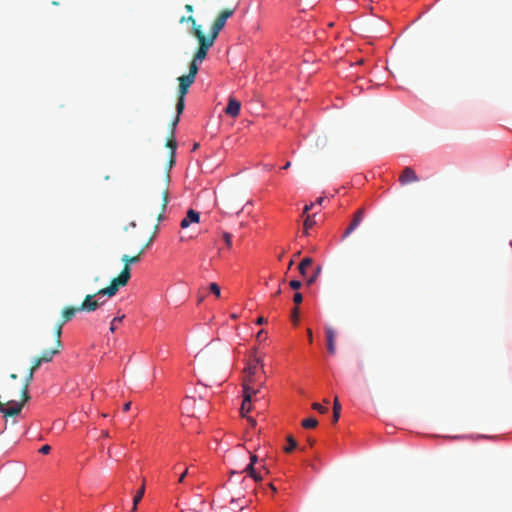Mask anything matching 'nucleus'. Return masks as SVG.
Here are the masks:
<instances>
[{
    "label": "nucleus",
    "mask_w": 512,
    "mask_h": 512,
    "mask_svg": "<svg viewBox=\"0 0 512 512\" xmlns=\"http://www.w3.org/2000/svg\"><path fill=\"white\" fill-rule=\"evenodd\" d=\"M263 363L262 361L257 358L254 360V362L249 366L247 375L244 378L243 381V396L244 399L241 404L240 412L243 417L246 416V414L251 410V400L252 396L256 395L259 392V389L254 388V384L256 382V378L258 377V374L261 372L263 373Z\"/></svg>",
    "instance_id": "1"
},
{
    "label": "nucleus",
    "mask_w": 512,
    "mask_h": 512,
    "mask_svg": "<svg viewBox=\"0 0 512 512\" xmlns=\"http://www.w3.org/2000/svg\"><path fill=\"white\" fill-rule=\"evenodd\" d=\"M143 253H144V249H140L138 254L135 256H129L127 254H124L121 257V261L124 263V267H123L122 271L120 272V274L117 277L112 279V281L108 287L100 289L98 291V294H106L107 296L111 297L117 293V291L120 287L127 285V283L130 280V277H131L130 266L132 264L138 263L141 259V256L143 255Z\"/></svg>",
    "instance_id": "2"
},
{
    "label": "nucleus",
    "mask_w": 512,
    "mask_h": 512,
    "mask_svg": "<svg viewBox=\"0 0 512 512\" xmlns=\"http://www.w3.org/2000/svg\"><path fill=\"white\" fill-rule=\"evenodd\" d=\"M224 27V11H221L215 22L213 23L211 30L207 36L204 35L202 30L195 29V37L199 41V48L194 55V60L202 62L208 52V49L214 44L220 30Z\"/></svg>",
    "instance_id": "3"
},
{
    "label": "nucleus",
    "mask_w": 512,
    "mask_h": 512,
    "mask_svg": "<svg viewBox=\"0 0 512 512\" xmlns=\"http://www.w3.org/2000/svg\"><path fill=\"white\" fill-rule=\"evenodd\" d=\"M166 147L170 149V159L168 168L165 173L159 179L158 184L156 185V189L161 196V212L158 215V220L162 218L163 212L166 210L168 204V191H169V183H170V174L169 171L175 163V152L177 148V142L174 139V135H170L167 139Z\"/></svg>",
    "instance_id": "4"
},
{
    "label": "nucleus",
    "mask_w": 512,
    "mask_h": 512,
    "mask_svg": "<svg viewBox=\"0 0 512 512\" xmlns=\"http://www.w3.org/2000/svg\"><path fill=\"white\" fill-rule=\"evenodd\" d=\"M203 403V400L200 398L197 400L193 396H187L183 399L181 408L184 413H186L188 416L195 417L197 415V412L200 411V406Z\"/></svg>",
    "instance_id": "5"
},
{
    "label": "nucleus",
    "mask_w": 512,
    "mask_h": 512,
    "mask_svg": "<svg viewBox=\"0 0 512 512\" xmlns=\"http://www.w3.org/2000/svg\"><path fill=\"white\" fill-rule=\"evenodd\" d=\"M398 180L402 186H405L410 183L418 182L419 177L412 167L406 166L399 175Z\"/></svg>",
    "instance_id": "6"
},
{
    "label": "nucleus",
    "mask_w": 512,
    "mask_h": 512,
    "mask_svg": "<svg viewBox=\"0 0 512 512\" xmlns=\"http://www.w3.org/2000/svg\"><path fill=\"white\" fill-rule=\"evenodd\" d=\"M101 295L102 294H98V292L93 295H86V297L84 298V301L79 306V309L81 311H86V312L95 311L102 303L99 301V299L94 300V297L101 296Z\"/></svg>",
    "instance_id": "7"
},
{
    "label": "nucleus",
    "mask_w": 512,
    "mask_h": 512,
    "mask_svg": "<svg viewBox=\"0 0 512 512\" xmlns=\"http://www.w3.org/2000/svg\"><path fill=\"white\" fill-rule=\"evenodd\" d=\"M364 218V209L360 208L358 209L353 217V220L351 221L350 225L345 230L343 237H348L362 222Z\"/></svg>",
    "instance_id": "8"
},
{
    "label": "nucleus",
    "mask_w": 512,
    "mask_h": 512,
    "mask_svg": "<svg viewBox=\"0 0 512 512\" xmlns=\"http://www.w3.org/2000/svg\"><path fill=\"white\" fill-rule=\"evenodd\" d=\"M200 220V215L193 209H189L187 211L186 217L183 218L180 222L181 228L185 229L189 227L191 223H198Z\"/></svg>",
    "instance_id": "9"
},
{
    "label": "nucleus",
    "mask_w": 512,
    "mask_h": 512,
    "mask_svg": "<svg viewBox=\"0 0 512 512\" xmlns=\"http://www.w3.org/2000/svg\"><path fill=\"white\" fill-rule=\"evenodd\" d=\"M77 312H81V310L79 309V306L78 307H73V306L65 307L62 310L61 318H60L59 322H61V324H66L67 322H69L70 320L73 319V317L76 315Z\"/></svg>",
    "instance_id": "10"
},
{
    "label": "nucleus",
    "mask_w": 512,
    "mask_h": 512,
    "mask_svg": "<svg viewBox=\"0 0 512 512\" xmlns=\"http://www.w3.org/2000/svg\"><path fill=\"white\" fill-rule=\"evenodd\" d=\"M241 109V103L234 97H230L228 105L226 106V115L236 117L239 115Z\"/></svg>",
    "instance_id": "11"
},
{
    "label": "nucleus",
    "mask_w": 512,
    "mask_h": 512,
    "mask_svg": "<svg viewBox=\"0 0 512 512\" xmlns=\"http://www.w3.org/2000/svg\"><path fill=\"white\" fill-rule=\"evenodd\" d=\"M325 333H326L328 352L333 355L336 352V347H335L336 333H335L334 329L331 327H327L325 329Z\"/></svg>",
    "instance_id": "12"
},
{
    "label": "nucleus",
    "mask_w": 512,
    "mask_h": 512,
    "mask_svg": "<svg viewBox=\"0 0 512 512\" xmlns=\"http://www.w3.org/2000/svg\"><path fill=\"white\" fill-rule=\"evenodd\" d=\"M25 403L26 402H23V400L21 402H13V406L12 407H9V408H4L3 407V410H1V412L3 413V415L5 417L16 416V415H18L21 412V410H22V408H23Z\"/></svg>",
    "instance_id": "13"
},
{
    "label": "nucleus",
    "mask_w": 512,
    "mask_h": 512,
    "mask_svg": "<svg viewBox=\"0 0 512 512\" xmlns=\"http://www.w3.org/2000/svg\"><path fill=\"white\" fill-rule=\"evenodd\" d=\"M313 264V259L310 258V257H305L299 264L298 266V270L300 272V274L306 278L307 275H308V270L309 268L312 266Z\"/></svg>",
    "instance_id": "14"
},
{
    "label": "nucleus",
    "mask_w": 512,
    "mask_h": 512,
    "mask_svg": "<svg viewBox=\"0 0 512 512\" xmlns=\"http://www.w3.org/2000/svg\"><path fill=\"white\" fill-rule=\"evenodd\" d=\"M33 376H34V373H32V371L29 370V373L26 376L23 388L21 390V394H22V397H23V402H27L30 399V396H29V393H28V388H29V385H30L31 381L33 380Z\"/></svg>",
    "instance_id": "15"
},
{
    "label": "nucleus",
    "mask_w": 512,
    "mask_h": 512,
    "mask_svg": "<svg viewBox=\"0 0 512 512\" xmlns=\"http://www.w3.org/2000/svg\"><path fill=\"white\" fill-rule=\"evenodd\" d=\"M59 353V348L49 349L42 352L41 356H39L42 363L51 362L53 357Z\"/></svg>",
    "instance_id": "16"
},
{
    "label": "nucleus",
    "mask_w": 512,
    "mask_h": 512,
    "mask_svg": "<svg viewBox=\"0 0 512 512\" xmlns=\"http://www.w3.org/2000/svg\"><path fill=\"white\" fill-rule=\"evenodd\" d=\"M321 271H322V267L320 265H317L316 267H314L313 272L310 274L308 273V275L306 277L307 285H309V286L312 285L319 277Z\"/></svg>",
    "instance_id": "17"
},
{
    "label": "nucleus",
    "mask_w": 512,
    "mask_h": 512,
    "mask_svg": "<svg viewBox=\"0 0 512 512\" xmlns=\"http://www.w3.org/2000/svg\"><path fill=\"white\" fill-rule=\"evenodd\" d=\"M340 412H341V404L338 400V397H335L334 402H333V420H332L333 423H336L339 420Z\"/></svg>",
    "instance_id": "18"
},
{
    "label": "nucleus",
    "mask_w": 512,
    "mask_h": 512,
    "mask_svg": "<svg viewBox=\"0 0 512 512\" xmlns=\"http://www.w3.org/2000/svg\"><path fill=\"white\" fill-rule=\"evenodd\" d=\"M144 492H145V487H144V485H142L141 488L137 491L136 495L133 498V507H132L131 512H135L137 510V505L142 500Z\"/></svg>",
    "instance_id": "19"
},
{
    "label": "nucleus",
    "mask_w": 512,
    "mask_h": 512,
    "mask_svg": "<svg viewBox=\"0 0 512 512\" xmlns=\"http://www.w3.org/2000/svg\"><path fill=\"white\" fill-rule=\"evenodd\" d=\"M65 324H61V322L58 321V323L55 326L54 334L56 338V346L59 348L61 346V335H62V328Z\"/></svg>",
    "instance_id": "20"
},
{
    "label": "nucleus",
    "mask_w": 512,
    "mask_h": 512,
    "mask_svg": "<svg viewBox=\"0 0 512 512\" xmlns=\"http://www.w3.org/2000/svg\"><path fill=\"white\" fill-rule=\"evenodd\" d=\"M178 81L180 85L190 87L194 83L195 78L187 74L180 76L178 78Z\"/></svg>",
    "instance_id": "21"
},
{
    "label": "nucleus",
    "mask_w": 512,
    "mask_h": 512,
    "mask_svg": "<svg viewBox=\"0 0 512 512\" xmlns=\"http://www.w3.org/2000/svg\"><path fill=\"white\" fill-rule=\"evenodd\" d=\"M301 424H302L303 428L311 429V428H315L318 425V421L316 418L310 417V418L304 419Z\"/></svg>",
    "instance_id": "22"
},
{
    "label": "nucleus",
    "mask_w": 512,
    "mask_h": 512,
    "mask_svg": "<svg viewBox=\"0 0 512 512\" xmlns=\"http://www.w3.org/2000/svg\"><path fill=\"white\" fill-rule=\"evenodd\" d=\"M287 442L288 445L284 448V451L290 453L297 447V442L291 435L287 436Z\"/></svg>",
    "instance_id": "23"
},
{
    "label": "nucleus",
    "mask_w": 512,
    "mask_h": 512,
    "mask_svg": "<svg viewBox=\"0 0 512 512\" xmlns=\"http://www.w3.org/2000/svg\"><path fill=\"white\" fill-rule=\"evenodd\" d=\"M256 461V456H251V463L247 466V468H249L250 470V474L251 476L255 479V480H261L262 477L255 471V469L253 468V463Z\"/></svg>",
    "instance_id": "24"
},
{
    "label": "nucleus",
    "mask_w": 512,
    "mask_h": 512,
    "mask_svg": "<svg viewBox=\"0 0 512 512\" xmlns=\"http://www.w3.org/2000/svg\"><path fill=\"white\" fill-rule=\"evenodd\" d=\"M198 61H195L194 59L191 61L190 65H189V73L188 75H190L191 77L195 78L196 75H197V72H198V64H197Z\"/></svg>",
    "instance_id": "25"
},
{
    "label": "nucleus",
    "mask_w": 512,
    "mask_h": 512,
    "mask_svg": "<svg viewBox=\"0 0 512 512\" xmlns=\"http://www.w3.org/2000/svg\"><path fill=\"white\" fill-rule=\"evenodd\" d=\"M315 224V221L312 216L308 215L304 220V232L307 234L308 230L312 228Z\"/></svg>",
    "instance_id": "26"
},
{
    "label": "nucleus",
    "mask_w": 512,
    "mask_h": 512,
    "mask_svg": "<svg viewBox=\"0 0 512 512\" xmlns=\"http://www.w3.org/2000/svg\"><path fill=\"white\" fill-rule=\"evenodd\" d=\"M185 108V99L178 98L177 104H176V116L180 117V115L183 113Z\"/></svg>",
    "instance_id": "27"
},
{
    "label": "nucleus",
    "mask_w": 512,
    "mask_h": 512,
    "mask_svg": "<svg viewBox=\"0 0 512 512\" xmlns=\"http://www.w3.org/2000/svg\"><path fill=\"white\" fill-rule=\"evenodd\" d=\"M209 291L214 294L217 298L221 296V287L217 283H211L209 285Z\"/></svg>",
    "instance_id": "28"
},
{
    "label": "nucleus",
    "mask_w": 512,
    "mask_h": 512,
    "mask_svg": "<svg viewBox=\"0 0 512 512\" xmlns=\"http://www.w3.org/2000/svg\"><path fill=\"white\" fill-rule=\"evenodd\" d=\"M328 144V139L326 136H319L316 140V146L319 149H324Z\"/></svg>",
    "instance_id": "29"
},
{
    "label": "nucleus",
    "mask_w": 512,
    "mask_h": 512,
    "mask_svg": "<svg viewBox=\"0 0 512 512\" xmlns=\"http://www.w3.org/2000/svg\"><path fill=\"white\" fill-rule=\"evenodd\" d=\"M239 502H240V499H237V500L232 499L231 500V505H233L232 510H234V511H236L237 509L239 511H243L244 510V508L246 506L245 503L244 502L243 503H239Z\"/></svg>",
    "instance_id": "30"
},
{
    "label": "nucleus",
    "mask_w": 512,
    "mask_h": 512,
    "mask_svg": "<svg viewBox=\"0 0 512 512\" xmlns=\"http://www.w3.org/2000/svg\"><path fill=\"white\" fill-rule=\"evenodd\" d=\"M123 318H124V315L120 316V317H115L112 320L111 325H110V331L111 332H114L117 329V323L122 322Z\"/></svg>",
    "instance_id": "31"
},
{
    "label": "nucleus",
    "mask_w": 512,
    "mask_h": 512,
    "mask_svg": "<svg viewBox=\"0 0 512 512\" xmlns=\"http://www.w3.org/2000/svg\"><path fill=\"white\" fill-rule=\"evenodd\" d=\"M42 364V361L40 360L39 357H36L33 359V363H32V366L30 367V371H32V373H35V371L37 369H39V367L41 366Z\"/></svg>",
    "instance_id": "32"
},
{
    "label": "nucleus",
    "mask_w": 512,
    "mask_h": 512,
    "mask_svg": "<svg viewBox=\"0 0 512 512\" xmlns=\"http://www.w3.org/2000/svg\"><path fill=\"white\" fill-rule=\"evenodd\" d=\"M312 408L322 414L327 412V408L325 406L316 402L312 404Z\"/></svg>",
    "instance_id": "33"
},
{
    "label": "nucleus",
    "mask_w": 512,
    "mask_h": 512,
    "mask_svg": "<svg viewBox=\"0 0 512 512\" xmlns=\"http://www.w3.org/2000/svg\"><path fill=\"white\" fill-rule=\"evenodd\" d=\"M180 121V117L176 116L175 119L170 123V135H174L175 129Z\"/></svg>",
    "instance_id": "34"
},
{
    "label": "nucleus",
    "mask_w": 512,
    "mask_h": 512,
    "mask_svg": "<svg viewBox=\"0 0 512 512\" xmlns=\"http://www.w3.org/2000/svg\"><path fill=\"white\" fill-rule=\"evenodd\" d=\"M211 352H212V347L210 345H208L198 354V356H200L202 358H206L210 355Z\"/></svg>",
    "instance_id": "35"
},
{
    "label": "nucleus",
    "mask_w": 512,
    "mask_h": 512,
    "mask_svg": "<svg viewBox=\"0 0 512 512\" xmlns=\"http://www.w3.org/2000/svg\"><path fill=\"white\" fill-rule=\"evenodd\" d=\"M189 87L182 86L179 84V96L178 98L185 99L186 94L188 93Z\"/></svg>",
    "instance_id": "36"
},
{
    "label": "nucleus",
    "mask_w": 512,
    "mask_h": 512,
    "mask_svg": "<svg viewBox=\"0 0 512 512\" xmlns=\"http://www.w3.org/2000/svg\"><path fill=\"white\" fill-rule=\"evenodd\" d=\"M187 21L192 23L193 34L195 35V29L201 30V26L197 25L195 19L192 16L187 18Z\"/></svg>",
    "instance_id": "37"
},
{
    "label": "nucleus",
    "mask_w": 512,
    "mask_h": 512,
    "mask_svg": "<svg viewBox=\"0 0 512 512\" xmlns=\"http://www.w3.org/2000/svg\"><path fill=\"white\" fill-rule=\"evenodd\" d=\"M289 285L292 289L297 290L301 287L302 283L298 280H291Z\"/></svg>",
    "instance_id": "38"
},
{
    "label": "nucleus",
    "mask_w": 512,
    "mask_h": 512,
    "mask_svg": "<svg viewBox=\"0 0 512 512\" xmlns=\"http://www.w3.org/2000/svg\"><path fill=\"white\" fill-rule=\"evenodd\" d=\"M302 300H303V296H302V294H301V293H299V292H296V293L294 294V296H293V301H294V303H295V304H300V303L302 302Z\"/></svg>",
    "instance_id": "39"
},
{
    "label": "nucleus",
    "mask_w": 512,
    "mask_h": 512,
    "mask_svg": "<svg viewBox=\"0 0 512 512\" xmlns=\"http://www.w3.org/2000/svg\"><path fill=\"white\" fill-rule=\"evenodd\" d=\"M298 314H299V311H298V308H294L292 310V314H291V318H292V321L297 324L298 322Z\"/></svg>",
    "instance_id": "40"
},
{
    "label": "nucleus",
    "mask_w": 512,
    "mask_h": 512,
    "mask_svg": "<svg viewBox=\"0 0 512 512\" xmlns=\"http://www.w3.org/2000/svg\"><path fill=\"white\" fill-rule=\"evenodd\" d=\"M188 474H189V469H188V468H186V469H185V470L180 474V476H179V478H178V482H179V483H182V482L184 481L185 477H186Z\"/></svg>",
    "instance_id": "41"
},
{
    "label": "nucleus",
    "mask_w": 512,
    "mask_h": 512,
    "mask_svg": "<svg viewBox=\"0 0 512 512\" xmlns=\"http://www.w3.org/2000/svg\"><path fill=\"white\" fill-rule=\"evenodd\" d=\"M51 450V447L49 445H44L40 448L39 452L42 454H48Z\"/></svg>",
    "instance_id": "42"
},
{
    "label": "nucleus",
    "mask_w": 512,
    "mask_h": 512,
    "mask_svg": "<svg viewBox=\"0 0 512 512\" xmlns=\"http://www.w3.org/2000/svg\"><path fill=\"white\" fill-rule=\"evenodd\" d=\"M153 239H154V236L152 235V236L148 239V241H146V244H145L141 249H144V251H145L147 248H149V247H150V245H151V244H152V242H153Z\"/></svg>",
    "instance_id": "43"
},
{
    "label": "nucleus",
    "mask_w": 512,
    "mask_h": 512,
    "mask_svg": "<svg viewBox=\"0 0 512 512\" xmlns=\"http://www.w3.org/2000/svg\"><path fill=\"white\" fill-rule=\"evenodd\" d=\"M225 241H226V249L231 248V235L230 234L226 233Z\"/></svg>",
    "instance_id": "44"
},
{
    "label": "nucleus",
    "mask_w": 512,
    "mask_h": 512,
    "mask_svg": "<svg viewBox=\"0 0 512 512\" xmlns=\"http://www.w3.org/2000/svg\"><path fill=\"white\" fill-rule=\"evenodd\" d=\"M266 322H267V319H265V318H264V317H262V316L258 317V318H257V321H256V323H257L258 325L264 324V323H266Z\"/></svg>",
    "instance_id": "45"
},
{
    "label": "nucleus",
    "mask_w": 512,
    "mask_h": 512,
    "mask_svg": "<svg viewBox=\"0 0 512 512\" xmlns=\"http://www.w3.org/2000/svg\"><path fill=\"white\" fill-rule=\"evenodd\" d=\"M313 206H314V203H311L310 205H306L304 207L303 213H307L308 211H310L313 208Z\"/></svg>",
    "instance_id": "46"
},
{
    "label": "nucleus",
    "mask_w": 512,
    "mask_h": 512,
    "mask_svg": "<svg viewBox=\"0 0 512 512\" xmlns=\"http://www.w3.org/2000/svg\"><path fill=\"white\" fill-rule=\"evenodd\" d=\"M234 12V9L226 8V19H228Z\"/></svg>",
    "instance_id": "47"
},
{
    "label": "nucleus",
    "mask_w": 512,
    "mask_h": 512,
    "mask_svg": "<svg viewBox=\"0 0 512 512\" xmlns=\"http://www.w3.org/2000/svg\"><path fill=\"white\" fill-rule=\"evenodd\" d=\"M308 340L310 343L313 341L312 331L310 329L307 330Z\"/></svg>",
    "instance_id": "48"
},
{
    "label": "nucleus",
    "mask_w": 512,
    "mask_h": 512,
    "mask_svg": "<svg viewBox=\"0 0 512 512\" xmlns=\"http://www.w3.org/2000/svg\"><path fill=\"white\" fill-rule=\"evenodd\" d=\"M130 407H131V402H127V403L124 404L123 410L126 412V411H128L130 409Z\"/></svg>",
    "instance_id": "49"
},
{
    "label": "nucleus",
    "mask_w": 512,
    "mask_h": 512,
    "mask_svg": "<svg viewBox=\"0 0 512 512\" xmlns=\"http://www.w3.org/2000/svg\"><path fill=\"white\" fill-rule=\"evenodd\" d=\"M264 335H265L264 330H260V331L257 333V339H259V340H260Z\"/></svg>",
    "instance_id": "50"
},
{
    "label": "nucleus",
    "mask_w": 512,
    "mask_h": 512,
    "mask_svg": "<svg viewBox=\"0 0 512 512\" xmlns=\"http://www.w3.org/2000/svg\"><path fill=\"white\" fill-rule=\"evenodd\" d=\"M290 167H291V162L288 161V162H286V164L282 168L286 170V169H288Z\"/></svg>",
    "instance_id": "51"
},
{
    "label": "nucleus",
    "mask_w": 512,
    "mask_h": 512,
    "mask_svg": "<svg viewBox=\"0 0 512 512\" xmlns=\"http://www.w3.org/2000/svg\"><path fill=\"white\" fill-rule=\"evenodd\" d=\"M323 201H324V197H319V198L316 200V204L321 205Z\"/></svg>",
    "instance_id": "52"
},
{
    "label": "nucleus",
    "mask_w": 512,
    "mask_h": 512,
    "mask_svg": "<svg viewBox=\"0 0 512 512\" xmlns=\"http://www.w3.org/2000/svg\"><path fill=\"white\" fill-rule=\"evenodd\" d=\"M185 9H186L188 12H191V11L193 10V7H192V5L187 4V5L185 6Z\"/></svg>",
    "instance_id": "53"
},
{
    "label": "nucleus",
    "mask_w": 512,
    "mask_h": 512,
    "mask_svg": "<svg viewBox=\"0 0 512 512\" xmlns=\"http://www.w3.org/2000/svg\"><path fill=\"white\" fill-rule=\"evenodd\" d=\"M204 300V296H199L198 297V300H197V303L200 304L202 301Z\"/></svg>",
    "instance_id": "54"
},
{
    "label": "nucleus",
    "mask_w": 512,
    "mask_h": 512,
    "mask_svg": "<svg viewBox=\"0 0 512 512\" xmlns=\"http://www.w3.org/2000/svg\"><path fill=\"white\" fill-rule=\"evenodd\" d=\"M10 378H11V379H13V380L17 379V374L12 373V374L10 375Z\"/></svg>",
    "instance_id": "55"
},
{
    "label": "nucleus",
    "mask_w": 512,
    "mask_h": 512,
    "mask_svg": "<svg viewBox=\"0 0 512 512\" xmlns=\"http://www.w3.org/2000/svg\"><path fill=\"white\" fill-rule=\"evenodd\" d=\"M102 436H103V437H108V436H109L108 431H103V432H102Z\"/></svg>",
    "instance_id": "56"
},
{
    "label": "nucleus",
    "mask_w": 512,
    "mask_h": 512,
    "mask_svg": "<svg viewBox=\"0 0 512 512\" xmlns=\"http://www.w3.org/2000/svg\"><path fill=\"white\" fill-rule=\"evenodd\" d=\"M308 441H309L311 446L314 445V443H315V440H312V439H308Z\"/></svg>",
    "instance_id": "57"
},
{
    "label": "nucleus",
    "mask_w": 512,
    "mask_h": 512,
    "mask_svg": "<svg viewBox=\"0 0 512 512\" xmlns=\"http://www.w3.org/2000/svg\"><path fill=\"white\" fill-rule=\"evenodd\" d=\"M236 317H237V315H236L235 313H232V314H231V318H232V319H236Z\"/></svg>",
    "instance_id": "58"
},
{
    "label": "nucleus",
    "mask_w": 512,
    "mask_h": 512,
    "mask_svg": "<svg viewBox=\"0 0 512 512\" xmlns=\"http://www.w3.org/2000/svg\"><path fill=\"white\" fill-rule=\"evenodd\" d=\"M249 421L254 425L255 424V420L250 418Z\"/></svg>",
    "instance_id": "59"
},
{
    "label": "nucleus",
    "mask_w": 512,
    "mask_h": 512,
    "mask_svg": "<svg viewBox=\"0 0 512 512\" xmlns=\"http://www.w3.org/2000/svg\"><path fill=\"white\" fill-rule=\"evenodd\" d=\"M135 226H136L135 222L130 223V227H135Z\"/></svg>",
    "instance_id": "60"
},
{
    "label": "nucleus",
    "mask_w": 512,
    "mask_h": 512,
    "mask_svg": "<svg viewBox=\"0 0 512 512\" xmlns=\"http://www.w3.org/2000/svg\"><path fill=\"white\" fill-rule=\"evenodd\" d=\"M300 255V251L295 253V257L299 256Z\"/></svg>",
    "instance_id": "61"
},
{
    "label": "nucleus",
    "mask_w": 512,
    "mask_h": 512,
    "mask_svg": "<svg viewBox=\"0 0 512 512\" xmlns=\"http://www.w3.org/2000/svg\"><path fill=\"white\" fill-rule=\"evenodd\" d=\"M292 264H293V260H291V261H290V263H289V267H291V266H292Z\"/></svg>",
    "instance_id": "62"
}]
</instances>
